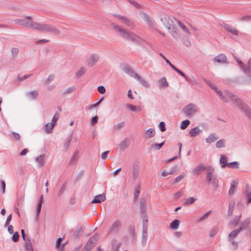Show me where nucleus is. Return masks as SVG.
I'll list each match as a JSON object with an SVG mask.
<instances>
[{
  "mask_svg": "<svg viewBox=\"0 0 251 251\" xmlns=\"http://www.w3.org/2000/svg\"><path fill=\"white\" fill-rule=\"evenodd\" d=\"M134 78L138 81L140 84H142L144 87L147 88L150 87V84L149 82L145 80L141 76H140L138 74L137 75V76H135Z\"/></svg>",
  "mask_w": 251,
  "mask_h": 251,
  "instance_id": "17",
  "label": "nucleus"
},
{
  "mask_svg": "<svg viewBox=\"0 0 251 251\" xmlns=\"http://www.w3.org/2000/svg\"><path fill=\"white\" fill-rule=\"evenodd\" d=\"M143 20L150 25L153 26L154 25L153 21L150 18V17L146 13H143Z\"/></svg>",
  "mask_w": 251,
  "mask_h": 251,
  "instance_id": "24",
  "label": "nucleus"
},
{
  "mask_svg": "<svg viewBox=\"0 0 251 251\" xmlns=\"http://www.w3.org/2000/svg\"><path fill=\"white\" fill-rule=\"evenodd\" d=\"M122 222L120 220H116L111 225L108 232L117 233L122 226Z\"/></svg>",
  "mask_w": 251,
  "mask_h": 251,
  "instance_id": "7",
  "label": "nucleus"
},
{
  "mask_svg": "<svg viewBox=\"0 0 251 251\" xmlns=\"http://www.w3.org/2000/svg\"><path fill=\"white\" fill-rule=\"evenodd\" d=\"M10 136L16 140H18L20 139V135L17 132H12L11 133Z\"/></svg>",
  "mask_w": 251,
  "mask_h": 251,
  "instance_id": "59",
  "label": "nucleus"
},
{
  "mask_svg": "<svg viewBox=\"0 0 251 251\" xmlns=\"http://www.w3.org/2000/svg\"><path fill=\"white\" fill-rule=\"evenodd\" d=\"M212 212L211 210L208 211L206 213H205L202 216H201L200 219L198 220L197 222L200 223L202 221H203L204 220L206 219L209 215L211 214Z\"/></svg>",
  "mask_w": 251,
  "mask_h": 251,
  "instance_id": "46",
  "label": "nucleus"
},
{
  "mask_svg": "<svg viewBox=\"0 0 251 251\" xmlns=\"http://www.w3.org/2000/svg\"><path fill=\"white\" fill-rule=\"evenodd\" d=\"M219 138V137L215 133L210 134L206 139V142L207 143L210 144L214 142Z\"/></svg>",
  "mask_w": 251,
  "mask_h": 251,
  "instance_id": "23",
  "label": "nucleus"
},
{
  "mask_svg": "<svg viewBox=\"0 0 251 251\" xmlns=\"http://www.w3.org/2000/svg\"><path fill=\"white\" fill-rule=\"evenodd\" d=\"M55 126V123H47L46 125L45 130L46 133H50L51 132V130Z\"/></svg>",
  "mask_w": 251,
  "mask_h": 251,
  "instance_id": "29",
  "label": "nucleus"
},
{
  "mask_svg": "<svg viewBox=\"0 0 251 251\" xmlns=\"http://www.w3.org/2000/svg\"><path fill=\"white\" fill-rule=\"evenodd\" d=\"M66 187H67V183H66V182H65L64 183V184L62 185L60 190H59V191L58 192V193L57 194L58 197H60L62 196L63 193L66 190Z\"/></svg>",
  "mask_w": 251,
  "mask_h": 251,
  "instance_id": "48",
  "label": "nucleus"
},
{
  "mask_svg": "<svg viewBox=\"0 0 251 251\" xmlns=\"http://www.w3.org/2000/svg\"><path fill=\"white\" fill-rule=\"evenodd\" d=\"M19 234L18 232H16L14 233H13L12 236V240L14 242H17L19 241Z\"/></svg>",
  "mask_w": 251,
  "mask_h": 251,
  "instance_id": "56",
  "label": "nucleus"
},
{
  "mask_svg": "<svg viewBox=\"0 0 251 251\" xmlns=\"http://www.w3.org/2000/svg\"><path fill=\"white\" fill-rule=\"evenodd\" d=\"M159 85L160 87H167L169 86V83L167 81L165 77H163L158 81Z\"/></svg>",
  "mask_w": 251,
  "mask_h": 251,
  "instance_id": "30",
  "label": "nucleus"
},
{
  "mask_svg": "<svg viewBox=\"0 0 251 251\" xmlns=\"http://www.w3.org/2000/svg\"><path fill=\"white\" fill-rule=\"evenodd\" d=\"M106 199L105 194L103 193L102 194L98 195L95 197L94 199L92 201L91 203H100L102 201H104Z\"/></svg>",
  "mask_w": 251,
  "mask_h": 251,
  "instance_id": "12",
  "label": "nucleus"
},
{
  "mask_svg": "<svg viewBox=\"0 0 251 251\" xmlns=\"http://www.w3.org/2000/svg\"><path fill=\"white\" fill-rule=\"evenodd\" d=\"M43 202H44L43 196L42 195L40 196V199H39V200L38 201L36 210H35V212L36 213V216L35 217V219L37 221L38 220V219L39 218V216L40 213L41 212L42 204H43Z\"/></svg>",
  "mask_w": 251,
  "mask_h": 251,
  "instance_id": "10",
  "label": "nucleus"
},
{
  "mask_svg": "<svg viewBox=\"0 0 251 251\" xmlns=\"http://www.w3.org/2000/svg\"><path fill=\"white\" fill-rule=\"evenodd\" d=\"M83 232V230L81 227L77 228V229L73 232V236L74 238H79Z\"/></svg>",
  "mask_w": 251,
  "mask_h": 251,
  "instance_id": "33",
  "label": "nucleus"
},
{
  "mask_svg": "<svg viewBox=\"0 0 251 251\" xmlns=\"http://www.w3.org/2000/svg\"><path fill=\"white\" fill-rule=\"evenodd\" d=\"M125 126V123L124 122H120L113 126V130L118 131L120 130Z\"/></svg>",
  "mask_w": 251,
  "mask_h": 251,
  "instance_id": "35",
  "label": "nucleus"
},
{
  "mask_svg": "<svg viewBox=\"0 0 251 251\" xmlns=\"http://www.w3.org/2000/svg\"><path fill=\"white\" fill-rule=\"evenodd\" d=\"M240 68L246 74H250L251 72V64H238Z\"/></svg>",
  "mask_w": 251,
  "mask_h": 251,
  "instance_id": "13",
  "label": "nucleus"
},
{
  "mask_svg": "<svg viewBox=\"0 0 251 251\" xmlns=\"http://www.w3.org/2000/svg\"><path fill=\"white\" fill-rule=\"evenodd\" d=\"M29 95L32 99H37V97L38 96V92L36 90L31 91V92H29Z\"/></svg>",
  "mask_w": 251,
  "mask_h": 251,
  "instance_id": "54",
  "label": "nucleus"
},
{
  "mask_svg": "<svg viewBox=\"0 0 251 251\" xmlns=\"http://www.w3.org/2000/svg\"><path fill=\"white\" fill-rule=\"evenodd\" d=\"M226 140L224 139L218 141L216 143V146L218 148H224L225 147Z\"/></svg>",
  "mask_w": 251,
  "mask_h": 251,
  "instance_id": "42",
  "label": "nucleus"
},
{
  "mask_svg": "<svg viewBox=\"0 0 251 251\" xmlns=\"http://www.w3.org/2000/svg\"><path fill=\"white\" fill-rule=\"evenodd\" d=\"M197 199H194L193 197H190L187 199L186 201L184 202V205H189L190 204H193Z\"/></svg>",
  "mask_w": 251,
  "mask_h": 251,
  "instance_id": "49",
  "label": "nucleus"
},
{
  "mask_svg": "<svg viewBox=\"0 0 251 251\" xmlns=\"http://www.w3.org/2000/svg\"><path fill=\"white\" fill-rule=\"evenodd\" d=\"M45 154H42L36 158V161L41 165H43L44 162Z\"/></svg>",
  "mask_w": 251,
  "mask_h": 251,
  "instance_id": "47",
  "label": "nucleus"
},
{
  "mask_svg": "<svg viewBox=\"0 0 251 251\" xmlns=\"http://www.w3.org/2000/svg\"><path fill=\"white\" fill-rule=\"evenodd\" d=\"M26 251H33V248L29 241H28L26 244Z\"/></svg>",
  "mask_w": 251,
  "mask_h": 251,
  "instance_id": "64",
  "label": "nucleus"
},
{
  "mask_svg": "<svg viewBox=\"0 0 251 251\" xmlns=\"http://www.w3.org/2000/svg\"><path fill=\"white\" fill-rule=\"evenodd\" d=\"M166 125L164 122H161L159 124V127L161 131L164 132L166 130Z\"/></svg>",
  "mask_w": 251,
  "mask_h": 251,
  "instance_id": "60",
  "label": "nucleus"
},
{
  "mask_svg": "<svg viewBox=\"0 0 251 251\" xmlns=\"http://www.w3.org/2000/svg\"><path fill=\"white\" fill-rule=\"evenodd\" d=\"M215 92L219 95V96L221 97V99L225 102H227L228 100L226 98V96H223V94L221 91H218L217 89V91H215Z\"/></svg>",
  "mask_w": 251,
  "mask_h": 251,
  "instance_id": "55",
  "label": "nucleus"
},
{
  "mask_svg": "<svg viewBox=\"0 0 251 251\" xmlns=\"http://www.w3.org/2000/svg\"><path fill=\"white\" fill-rule=\"evenodd\" d=\"M35 30L40 32H48L54 35H58L60 33V30L50 24L37 23L35 24Z\"/></svg>",
  "mask_w": 251,
  "mask_h": 251,
  "instance_id": "3",
  "label": "nucleus"
},
{
  "mask_svg": "<svg viewBox=\"0 0 251 251\" xmlns=\"http://www.w3.org/2000/svg\"><path fill=\"white\" fill-rule=\"evenodd\" d=\"M202 130L199 128V126H197L193 128H192L190 131V135L191 136L193 137H196L198 136L201 132Z\"/></svg>",
  "mask_w": 251,
  "mask_h": 251,
  "instance_id": "18",
  "label": "nucleus"
},
{
  "mask_svg": "<svg viewBox=\"0 0 251 251\" xmlns=\"http://www.w3.org/2000/svg\"><path fill=\"white\" fill-rule=\"evenodd\" d=\"M155 135V130L152 128H150L146 131L144 134V137L147 139H150L153 137Z\"/></svg>",
  "mask_w": 251,
  "mask_h": 251,
  "instance_id": "19",
  "label": "nucleus"
},
{
  "mask_svg": "<svg viewBox=\"0 0 251 251\" xmlns=\"http://www.w3.org/2000/svg\"><path fill=\"white\" fill-rule=\"evenodd\" d=\"M121 20L122 21V23L127 25L128 26H131L133 25L132 22L128 18L123 16V19H121Z\"/></svg>",
  "mask_w": 251,
  "mask_h": 251,
  "instance_id": "36",
  "label": "nucleus"
},
{
  "mask_svg": "<svg viewBox=\"0 0 251 251\" xmlns=\"http://www.w3.org/2000/svg\"><path fill=\"white\" fill-rule=\"evenodd\" d=\"M160 20L167 27L174 24V21L169 16H165L162 17Z\"/></svg>",
  "mask_w": 251,
  "mask_h": 251,
  "instance_id": "11",
  "label": "nucleus"
},
{
  "mask_svg": "<svg viewBox=\"0 0 251 251\" xmlns=\"http://www.w3.org/2000/svg\"><path fill=\"white\" fill-rule=\"evenodd\" d=\"M63 240V238H58L56 241V247L58 249L59 251H62L64 248V245H61V242Z\"/></svg>",
  "mask_w": 251,
  "mask_h": 251,
  "instance_id": "34",
  "label": "nucleus"
},
{
  "mask_svg": "<svg viewBox=\"0 0 251 251\" xmlns=\"http://www.w3.org/2000/svg\"><path fill=\"white\" fill-rule=\"evenodd\" d=\"M129 145V143L127 138H125L120 144L119 147L121 150H125Z\"/></svg>",
  "mask_w": 251,
  "mask_h": 251,
  "instance_id": "27",
  "label": "nucleus"
},
{
  "mask_svg": "<svg viewBox=\"0 0 251 251\" xmlns=\"http://www.w3.org/2000/svg\"><path fill=\"white\" fill-rule=\"evenodd\" d=\"M223 96H226V98L228 100V101L229 99L230 100L236 103L238 108L245 113L246 115L248 116L249 118L251 119V109L241 99L228 91L225 92V94Z\"/></svg>",
  "mask_w": 251,
  "mask_h": 251,
  "instance_id": "1",
  "label": "nucleus"
},
{
  "mask_svg": "<svg viewBox=\"0 0 251 251\" xmlns=\"http://www.w3.org/2000/svg\"><path fill=\"white\" fill-rule=\"evenodd\" d=\"M251 219L250 218L246 219L243 222L240 224V226L245 229L250 224Z\"/></svg>",
  "mask_w": 251,
  "mask_h": 251,
  "instance_id": "38",
  "label": "nucleus"
},
{
  "mask_svg": "<svg viewBox=\"0 0 251 251\" xmlns=\"http://www.w3.org/2000/svg\"><path fill=\"white\" fill-rule=\"evenodd\" d=\"M204 81L213 90L217 91V87L212 84L210 81L204 78H203Z\"/></svg>",
  "mask_w": 251,
  "mask_h": 251,
  "instance_id": "51",
  "label": "nucleus"
},
{
  "mask_svg": "<svg viewBox=\"0 0 251 251\" xmlns=\"http://www.w3.org/2000/svg\"><path fill=\"white\" fill-rule=\"evenodd\" d=\"M249 185H247L246 186V190L244 192V195L247 198V203L249 204L251 203V191H249Z\"/></svg>",
  "mask_w": 251,
  "mask_h": 251,
  "instance_id": "25",
  "label": "nucleus"
},
{
  "mask_svg": "<svg viewBox=\"0 0 251 251\" xmlns=\"http://www.w3.org/2000/svg\"><path fill=\"white\" fill-rule=\"evenodd\" d=\"M239 163L237 161H234L232 162L229 163L227 166L231 169H238L239 168Z\"/></svg>",
  "mask_w": 251,
  "mask_h": 251,
  "instance_id": "45",
  "label": "nucleus"
},
{
  "mask_svg": "<svg viewBox=\"0 0 251 251\" xmlns=\"http://www.w3.org/2000/svg\"><path fill=\"white\" fill-rule=\"evenodd\" d=\"M237 184V183L234 181L233 180L230 184V189L228 192V194L230 195H233L236 190V185Z\"/></svg>",
  "mask_w": 251,
  "mask_h": 251,
  "instance_id": "28",
  "label": "nucleus"
},
{
  "mask_svg": "<svg viewBox=\"0 0 251 251\" xmlns=\"http://www.w3.org/2000/svg\"><path fill=\"white\" fill-rule=\"evenodd\" d=\"M111 25L113 26V29L118 36L125 40L130 41L131 42L136 44L139 43V37L136 35L134 33L129 32L125 29L114 23H112Z\"/></svg>",
  "mask_w": 251,
  "mask_h": 251,
  "instance_id": "2",
  "label": "nucleus"
},
{
  "mask_svg": "<svg viewBox=\"0 0 251 251\" xmlns=\"http://www.w3.org/2000/svg\"><path fill=\"white\" fill-rule=\"evenodd\" d=\"M142 217L143 218V228L144 227H146L145 228H148V215L146 213H143L141 214Z\"/></svg>",
  "mask_w": 251,
  "mask_h": 251,
  "instance_id": "26",
  "label": "nucleus"
},
{
  "mask_svg": "<svg viewBox=\"0 0 251 251\" xmlns=\"http://www.w3.org/2000/svg\"><path fill=\"white\" fill-rule=\"evenodd\" d=\"M95 243L94 242V241H92L91 240L89 239L85 247L92 249L95 246Z\"/></svg>",
  "mask_w": 251,
  "mask_h": 251,
  "instance_id": "57",
  "label": "nucleus"
},
{
  "mask_svg": "<svg viewBox=\"0 0 251 251\" xmlns=\"http://www.w3.org/2000/svg\"><path fill=\"white\" fill-rule=\"evenodd\" d=\"M185 176V174L183 173L180 175L177 176L174 181V183H177L180 182L183 178H184Z\"/></svg>",
  "mask_w": 251,
  "mask_h": 251,
  "instance_id": "50",
  "label": "nucleus"
},
{
  "mask_svg": "<svg viewBox=\"0 0 251 251\" xmlns=\"http://www.w3.org/2000/svg\"><path fill=\"white\" fill-rule=\"evenodd\" d=\"M239 20L242 21H250L251 20V16L246 15L239 18Z\"/></svg>",
  "mask_w": 251,
  "mask_h": 251,
  "instance_id": "61",
  "label": "nucleus"
},
{
  "mask_svg": "<svg viewBox=\"0 0 251 251\" xmlns=\"http://www.w3.org/2000/svg\"><path fill=\"white\" fill-rule=\"evenodd\" d=\"M144 227L142 229V243L143 245H145L147 243V237H148V228H145Z\"/></svg>",
  "mask_w": 251,
  "mask_h": 251,
  "instance_id": "21",
  "label": "nucleus"
},
{
  "mask_svg": "<svg viewBox=\"0 0 251 251\" xmlns=\"http://www.w3.org/2000/svg\"><path fill=\"white\" fill-rule=\"evenodd\" d=\"M226 56L224 54L221 53L214 58V61L218 63H226Z\"/></svg>",
  "mask_w": 251,
  "mask_h": 251,
  "instance_id": "14",
  "label": "nucleus"
},
{
  "mask_svg": "<svg viewBox=\"0 0 251 251\" xmlns=\"http://www.w3.org/2000/svg\"><path fill=\"white\" fill-rule=\"evenodd\" d=\"M121 245V243L118 244H113L112 246V251H119V248Z\"/></svg>",
  "mask_w": 251,
  "mask_h": 251,
  "instance_id": "58",
  "label": "nucleus"
},
{
  "mask_svg": "<svg viewBox=\"0 0 251 251\" xmlns=\"http://www.w3.org/2000/svg\"><path fill=\"white\" fill-rule=\"evenodd\" d=\"M165 142V140L163 141L162 143L159 144L157 143L153 144L151 145V148L156 151L159 150L164 145Z\"/></svg>",
  "mask_w": 251,
  "mask_h": 251,
  "instance_id": "41",
  "label": "nucleus"
},
{
  "mask_svg": "<svg viewBox=\"0 0 251 251\" xmlns=\"http://www.w3.org/2000/svg\"><path fill=\"white\" fill-rule=\"evenodd\" d=\"M238 234V231L237 230H233L231 232L229 233V234L228 235V240H230L235 237L237 236V235Z\"/></svg>",
  "mask_w": 251,
  "mask_h": 251,
  "instance_id": "40",
  "label": "nucleus"
},
{
  "mask_svg": "<svg viewBox=\"0 0 251 251\" xmlns=\"http://www.w3.org/2000/svg\"><path fill=\"white\" fill-rule=\"evenodd\" d=\"M178 25H179V26L181 27V28L187 33L190 34V31L189 30V29L187 28V27L182 23H181V22L180 21H179L178 22Z\"/></svg>",
  "mask_w": 251,
  "mask_h": 251,
  "instance_id": "52",
  "label": "nucleus"
},
{
  "mask_svg": "<svg viewBox=\"0 0 251 251\" xmlns=\"http://www.w3.org/2000/svg\"><path fill=\"white\" fill-rule=\"evenodd\" d=\"M140 173V166L139 162L138 161H135L133 163L132 176L133 180H136Z\"/></svg>",
  "mask_w": 251,
  "mask_h": 251,
  "instance_id": "6",
  "label": "nucleus"
},
{
  "mask_svg": "<svg viewBox=\"0 0 251 251\" xmlns=\"http://www.w3.org/2000/svg\"><path fill=\"white\" fill-rule=\"evenodd\" d=\"M121 68L126 74L132 77L135 78V76L138 75L133 70V69H131L129 66L127 65L121 66Z\"/></svg>",
  "mask_w": 251,
  "mask_h": 251,
  "instance_id": "9",
  "label": "nucleus"
},
{
  "mask_svg": "<svg viewBox=\"0 0 251 251\" xmlns=\"http://www.w3.org/2000/svg\"><path fill=\"white\" fill-rule=\"evenodd\" d=\"M182 111L187 117H191L198 111V107L196 104L191 103L185 106Z\"/></svg>",
  "mask_w": 251,
  "mask_h": 251,
  "instance_id": "5",
  "label": "nucleus"
},
{
  "mask_svg": "<svg viewBox=\"0 0 251 251\" xmlns=\"http://www.w3.org/2000/svg\"><path fill=\"white\" fill-rule=\"evenodd\" d=\"M100 56L99 54L94 53L89 58L88 61L89 63H95L99 61Z\"/></svg>",
  "mask_w": 251,
  "mask_h": 251,
  "instance_id": "32",
  "label": "nucleus"
},
{
  "mask_svg": "<svg viewBox=\"0 0 251 251\" xmlns=\"http://www.w3.org/2000/svg\"><path fill=\"white\" fill-rule=\"evenodd\" d=\"M72 136L70 135L67 138L66 141L64 144V148L66 150L70 146L71 142L72 140Z\"/></svg>",
  "mask_w": 251,
  "mask_h": 251,
  "instance_id": "43",
  "label": "nucleus"
},
{
  "mask_svg": "<svg viewBox=\"0 0 251 251\" xmlns=\"http://www.w3.org/2000/svg\"><path fill=\"white\" fill-rule=\"evenodd\" d=\"M139 204L141 214L146 213L147 210L146 199L144 198H141Z\"/></svg>",
  "mask_w": 251,
  "mask_h": 251,
  "instance_id": "15",
  "label": "nucleus"
},
{
  "mask_svg": "<svg viewBox=\"0 0 251 251\" xmlns=\"http://www.w3.org/2000/svg\"><path fill=\"white\" fill-rule=\"evenodd\" d=\"M215 169L211 166L207 168L206 180L208 184H211L215 189L218 187V180L214 174Z\"/></svg>",
  "mask_w": 251,
  "mask_h": 251,
  "instance_id": "4",
  "label": "nucleus"
},
{
  "mask_svg": "<svg viewBox=\"0 0 251 251\" xmlns=\"http://www.w3.org/2000/svg\"><path fill=\"white\" fill-rule=\"evenodd\" d=\"M190 122L189 120H185L184 121H183L181 122V125H180V128L181 129H186L188 126L190 125Z\"/></svg>",
  "mask_w": 251,
  "mask_h": 251,
  "instance_id": "44",
  "label": "nucleus"
},
{
  "mask_svg": "<svg viewBox=\"0 0 251 251\" xmlns=\"http://www.w3.org/2000/svg\"><path fill=\"white\" fill-rule=\"evenodd\" d=\"M54 75L53 74L50 75L48 78L45 81L44 84L46 85L49 84L54 79Z\"/></svg>",
  "mask_w": 251,
  "mask_h": 251,
  "instance_id": "53",
  "label": "nucleus"
},
{
  "mask_svg": "<svg viewBox=\"0 0 251 251\" xmlns=\"http://www.w3.org/2000/svg\"><path fill=\"white\" fill-rule=\"evenodd\" d=\"M218 232V228L214 227L211 229L209 233V236L210 237L214 236Z\"/></svg>",
  "mask_w": 251,
  "mask_h": 251,
  "instance_id": "62",
  "label": "nucleus"
},
{
  "mask_svg": "<svg viewBox=\"0 0 251 251\" xmlns=\"http://www.w3.org/2000/svg\"><path fill=\"white\" fill-rule=\"evenodd\" d=\"M86 72L85 69L83 67H81L79 70L76 73L75 76L77 78H80Z\"/></svg>",
  "mask_w": 251,
  "mask_h": 251,
  "instance_id": "39",
  "label": "nucleus"
},
{
  "mask_svg": "<svg viewBox=\"0 0 251 251\" xmlns=\"http://www.w3.org/2000/svg\"><path fill=\"white\" fill-rule=\"evenodd\" d=\"M24 26L27 28H31L35 30V24H36L37 22L31 20V17L27 16L24 19Z\"/></svg>",
  "mask_w": 251,
  "mask_h": 251,
  "instance_id": "8",
  "label": "nucleus"
},
{
  "mask_svg": "<svg viewBox=\"0 0 251 251\" xmlns=\"http://www.w3.org/2000/svg\"><path fill=\"white\" fill-rule=\"evenodd\" d=\"M180 222L178 220L176 219L174 220L171 224H170V228L172 229L176 230L178 228Z\"/></svg>",
  "mask_w": 251,
  "mask_h": 251,
  "instance_id": "31",
  "label": "nucleus"
},
{
  "mask_svg": "<svg viewBox=\"0 0 251 251\" xmlns=\"http://www.w3.org/2000/svg\"><path fill=\"white\" fill-rule=\"evenodd\" d=\"M207 168L202 164H201L196 167L193 171V173L195 175L198 176L201 172L204 171Z\"/></svg>",
  "mask_w": 251,
  "mask_h": 251,
  "instance_id": "16",
  "label": "nucleus"
},
{
  "mask_svg": "<svg viewBox=\"0 0 251 251\" xmlns=\"http://www.w3.org/2000/svg\"><path fill=\"white\" fill-rule=\"evenodd\" d=\"M75 90V87H71L68 88L64 92V95H67L69 93H71Z\"/></svg>",
  "mask_w": 251,
  "mask_h": 251,
  "instance_id": "63",
  "label": "nucleus"
},
{
  "mask_svg": "<svg viewBox=\"0 0 251 251\" xmlns=\"http://www.w3.org/2000/svg\"><path fill=\"white\" fill-rule=\"evenodd\" d=\"M220 163L221 164V167L222 168H225L228 165V163H227V158L225 155H221Z\"/></svg>",
  "mask_w": 251,
  "mask_h": 251,
  "instance_id": "20",
  "label": "nucleus"
},
{
  "mask_svg": "<svg viewBox=\"0 0 251 251\" xmlns=\"http://www.w3.org/2000/svg\"><path fill=\"white\" fill-rule=\"evenodd\" d=\"M169 32L171 34V35L174 37H176L178 35V31L176 27L174 26L173 25H172L168 26L167 27Z\"/></svg>",
  "mask_w": 251,
  "mask_h": 251,
  "instance_id": "22",
  "label": "nucleus"
},
{
  "mask_svg": "<svg viewBox=\"0 0 251 251\" xmlns=\"http://www.w3.org/2000/svg\"><path fill=\"white\" fill-rule=\"evenodd\" d=\"M235 203L234 202H229L228 204V209L227 211V214L228 216H230L232 215L234 209Z\"/></svg>",
  "mask_w": 251,
  "mask_h": 251,
  "instance_id": "37",
  "label": "nucleus"
}]
</instances>
